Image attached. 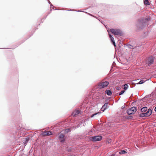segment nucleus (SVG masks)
I'll list each match as a JSON object with an SVG mask.
<instances>
[{"label": "nucleus", "instance_id": "obj_1", "mask_svg": "<svg viewBox=\"0 0 156 156\" xmlns=\"http://www.w3.org/2000/svg\"><path fill=\"white\" fill-rule=\"evenodd\" d=\"M146 25V22L145 20L141 19L138 20L136 26L137 28L140 30L143 28Z\"/></svg>", "mask_w": 156, "mask_h": 156}, {"label": "nucleus", "instance_id": "obj_2", "mask_svg": "<svg viewBox=\"0 0 156 156\" xmlns=\"http://www.w3.org/2000/svg\"><path fill=\"white\" fill-rule=\"evenodd\" d=\"M110 31L112 34L115 35L122 36L123 35V33L121 30L119 29L112 28L110 29Z\"/></svg>", "mask_w": 156, "mask_h": 156}, {"label": "nucleus", "instance_id": "obj_3", "mask_svg": "<svg viewBox=\"0 0 156 156\" xmlns=\"http://www.w3.org/2000/svg\"><path fill=\"white\" fill-rule=\"evenodd\" d=\"M102 136L98 135L93 136L90 138V140L93 141L97 142L101 140L102 139Z\"/></svg>", "mask_w": 156, "mask_h": 156}, {"label": "nucleus", "instance_id": "obj_4", "mask_svg": "<svg viewBox=\"0 0 156 156\" xmlns=\"http://www.w3.org/2000/svg\"><path fill=\"white\" fill-rule=\"evenodd\" d=\"M137 111V108L136 107H133L128 109L126 111L127 114L129 115L134 114Z\"/></svg>", "mask_w": 156, "mask_h": 156}, {"label": "nucleus", "instance_id": "obj_5", "mask_svg": "<svg viewBox=\"0 0 156 156\" xmlns=\"http://www.w3.org/2000/svg\"><path fill=\"white\" fill-rule=\"evenodd\" d=\"M109 83L108 81H104L100 83L98 85V87L100 89L106 87L109 85Z\"/></svg>", "mask_w": 156, "mask_h": 156}, {"label": "nucleus", "instance_id": "obj_6", "mask_svg": "<svg viewBox=\"0 0 156 156\" xmlns=\"http://www.w3.org/2000/svg\"><path fill=\"white\" fill-rule=\"evenodd\" d=\"M108 32L112 43V44H113V45L115 47L116 44L114 41V37L112 36V35L111 34H110L109 31L108 30Z\"/></svg>", "mask_w": 156, "mask_h": 156}, {"label": "nucleus", "instance_id": "obj_7", "mask_svg": "<svg viewBox=\"0 0 156 156\" xmlns=\"http://www.w3.org/2000/svg\"><path fill=\"white\" fill-rule=\"evenodd\" d=\"M154 62V57L152 55L149 57L148 59V63L149 66L153 64Z\"/></svg>", "mask_w": 156, "mask_h": 156}, {"label": "nucleus", "instance_id": "obj_8", "mask_svg": "<svg viewBox=\"0 0 156 156\" xmlns=\"http://www.w3.org/2000/svg\"><path fill=\"white\" fill-rule=\"evenodd\" d=\"M58 137L59 140H60V142L61 143H63L65 140L66 139L65 135L62 133L60 134Z\"/></svg>", "mask_w": 156, "mask_h": 156}, {"label": "nucleus", "instance_id": "obj_9", "mask_svg": "<svg viewBox=\"0 0 156 156\" xmlns=\"http://www.w3.org/2000/svg\"><path fill=\"white\" fill-rule=\"evenodd\" d=\"M147 111L145 113H144L146 117L150 116L152 113V111L150 108H149Z\"/></svg>", "mask_w": 156, "mask_h": 156}, {"label": "nucleus", "instance_id": "obj_10", "mask_svg": "<svg viewBox=\"0 0 156 156\" xmlns=\"http://www.w3.org/2000/svg\"><path fill=\"white\" fill-rule=\"evenodd\" d=\"M78 114H81V112L79 110H76L72 113L73 117H75L76 115Z\"/></svg>", "mask_w": 156, "mask_h": 156}, {"label": "nucleus", "instance_id": "obj_11", "mask_svg": "<svg viewBox=\"0 0 156 156\" xmlns=\"http://www.w3.org/2000/svg\"><path fill=\"white\" fill-rule=\"evenodd\" d=\"M107 104H105V103L104 105H103L101 108V110L102 111L104 112L106 109H107L108 108V106Z\"/></svg>", "mask_w": 156, "mask_h": 156}, {"label": "nucleus", "instance_id": "obj_12", "mask_svg": "<svg viewBox=\"0 0 156 156\" xmlns=\"http://www.w3.org/2000/svg\"><path fill=\"white\" fill-rule=\"evenodd\" d=\"M71 11H76V12H85V13L87 14H88V15L91 16H92V17H94V15H93L92 14H90V13H88L87 12H84V11H80L79 10H74V9H72V10H70Z\"/></svg>", "mask_w": 156, "mask_h": 156}, {"label": "nucleus", "instance_id": "obj_13", "mask_svg": "<svg viewBox=\"0 0 156 156\" xmlns=\"http://www.w3.org/2000/svg\"><path fill=\"white\" fill-rule=\"evenodd\" d=\"M105 93L108 96H111L112 94V92L111 90L108 89H107L105 91Z\"/></svg>", "mask_w": 156, "mask_h": 156}, {"label": "nucleus", "instance_id": "obj_14", "mask_svg": "<svg viewBox=\"0 0 156 156\" xmlns=\"http://www.w3.org/2000/svg\"><path fill=\"white\" fill-rule=\"evenodd\" d=\"M133 116L131 115H126L124 116V119H132Z\"/></svg>", "mask_w": 156, "mask_h": 156}, {"label": "nucleus", "instance_id": "obj_15", "mask_svg": "<svg viewBox=\"0 0 156 156\" xmlns=\"http://www.w3.org/2000/svg\"><path fill=\"white\" fill-rule=\"evenodd\" d=\"M148 109L146 106L140 109V111L142 112H145Z\"/></svg>", "mask_w": 156, "mask_h": 156}, {"label": "nucleus", "instance_id": "obj_16", "mask_svg": "<svg viewBox=\"0 0 156 156\" xmlns=\"http://www.w3.org/2000/svg\"><path fill=\"white\" fill-rule=\"evenodd\" d=\"M101 113L100 112H97L92 114L90 116V118H92L97 115H99Z\"/></svg>", "mask_w": 156, "mask_h": 156}, {"label": "nucleus", "instance_id": "obj_17", "mask_svg": "<svg viewBox=\"0 0 156 156\" xmlns=\"http://www.w3.org/2000/svg\"><path fill=\"white\" fill-rule=\"evenodd\" d=\"M144 4L146 5H149L150 3L148 0H144Z\"/></svg>", "mask_w": 156, "mask_h": 156}, {"label": "nucleus", "instance_id": "obj_18", "mask_svg": "<svg viewBox=\"0 0 156 156\" xmlns=\"http://www.w3.org/2000/svg\"><path fill=\"white\" fill-rule=\"evenodd\" d=\"M145 81H146L145 80H140L138 83H136L135 84V85L136 84H137V85L141 84H142L143 83H144L145 82Z\"/></svg>", "mask_w": 156, "mask_h": 156}, {"label": "nucleus", "instance_id": "obj_19", "mask_svg": "<svg viewBox=\"0 0 156 156\" xmlns=\"http://www.w3.org/2000/svg\"><path fill=\"white\" fill-rule=\"evenodd\" d=\"M123 86L124 87V90H127L129 87V86L128 84L127 83L125 84Z\"/></svg>", "mask_w": 156, "mask_h": 156}, {"label": "nucleus", "instance_id": "obj_20", "mask_svg": "<svg viewBox=\"0 0 156 156\" xmlns=\"http://www.w3.org/2000/svg\"><path fill=\"white\" fill-rule=\"evenodd\" d=\"M127 153V152L125 150H122L120 151L119 153L120 154H125Z\"/></svg>", "mask_w": 156, "mask_h": 156}, {"label": "nucleus", "instance_id": "obj_21", "mask_svg": "<svg viewBox=\"0 0 156 156\" xmlns=\"http://www.w3.org/2000/svg\"><path fill=\"white\" fill-rule=\"evenodd\" d=\"M139 117L141 118L146 117L144 113L140 114H139Z\"/></svg>", "mask_w": 156, "mask_h": 156}, {"label": "nucleus", "instance_id": "obj_22", "mask_svg": "<svg viewBox=\"0 0 156 156\" xmlns=\"http://www.w3.org/2000/svg\"><path fill=\"white\" fill-rule=\"evenodd\" d=\"M110 99V98L108 97L106 99L105 101V104H107L108 105L109 103V100Z\"/></svg>", "mask_w": 156, "mask_h": 156}, {"label": "nucleus", "instance_id": "obj_23", "mask_svg": "<svg viewBox=\"0 0 156 156\" xmlns=\"http://www.w3.org/2000/svg\"><path fill=\"white\" fill-rule=\"evenodd\" d=\"M46 136L51 135L52 134V133L50 131H46Z\"/></svg>", "mask_w": 156, "mask_h": 156}, {"label": "nucleus", "instance_id": "obj_24", "mask_svg": "<svg viewBox=\"0 0 156 156\" xmlns=\"http://www.w3.org/2000/svg\"><path fill=\"white\" fill-rule=\"evenodd\" d=\"M127 46H128V47L130 48V49H133L135 48L134 46H133L130 44H128L127 45Z\"/></svg>", "mask_w": 156, "mask_h": 156}, {"label": "nucleus", "instance_id": "obj_25", "mask_svg": "<svg viewBox=\"0 0 156 156\" xmlns=\"http://www.w3.org/2000/svg\"><path fill=\"white\" fill-rule=\"evenodd\" d=\"M25 142H24V144L26 145L27 143L29 141V139L28 138H25Z\"/></svg>", "mask_w": 156, "mask_h": 156}, {"label": "nucleus", "instance_id": "obj_26", "mask_svg": "<svg viewBox=\"0 0 156 156\" xmlns=\"http://www.w3.org/2000/svg\"><path fill=\"white\" fill-rule=\"evenodd\" d=\"M71 131V130L70 129L68 128L65 129V131L66 133H68Z\"/></svg>", "mask_w": 156, "mask_h": 156}, {"label": "nucleus", "instance_id": "obj_27", "mask_svg": "<svg viewBox=\"0 0 156 156\" xmlns=\"http://www.w3.org/2000/svg\"><path fill=\"white\" fill-rule=\"evenodd\" d=\"M141 19H144V20H145L146 22V21H149L150 20V18L149 17L146 18L145 19L142 18Z\"/></svg>", "mask_w": 156, "mask_h": 156}, {"label": "nucleus", "instance_id": "obj_28", "mask_svg": "<svg viewBox=\"0 0 156 156\" xmlns=\"http://www.w3.org/2000/svg\"><path fill=\"white\" fill-rule=\"evenodd\" d=\"M125 92L124 90H122L119 94V95L120 96L122 95Z\"/></svg>", "mask_w": 156, "mask_h": 156}, {"label": "nucleus", "instance_id": "obj_29", "mask_svg": "<svg viewBox=\"0 0 156 156\" xmlns=\"http://www.w3.org/2000/svg\"><path fill=\"white\" fill-rule=\"evenodd\" d=\"M151 96V94H148L146 95L144 97V98H149Z\"/></svg>", "mask_w": 156, "mask_h": 156}, {"label": "nucleus", "instance_id": "obj_30", "mask_svg": "<svg viewBox=\"0 0 156 156\" xmlns=\"http://www.w3.org/2000/svg\"><path fill=\"white\" fill-rule=\"evenodd\" d=\"M46 130H45L44 132L42 133L41 135L44 136H46Z\"/></svg>", "mask_w": 156, "mask_h": 156}, {"label": "nucleus", "instance_id": "obj_31", "mask_svg": "<svg viewBox=\"0 0 156 156\" xmlns=\"http://www.w3.org/2000/svg\"><path fill=\"white\" fill-rule=\"evenodd\" d=\"M48 3L51 6V10L52 6L54 7V6L51 4L50 2L48 0Z\"/></svg>", "mask_w": 156, "mask_h": 156}, {"label": "nucleus", "instance_id": "obj_32", "mask_svg": "<svg viewBox=\"0 0 156 156\" xmlns=\"http://www.w3.org/2000/svg\"><path fill=\"white\" fill-rule=\"evenodd\" d=\"M116 90H120L121 87L119 86H117L116 87Z\"/></svg>", "mask_w": 156, "mask_h": 156}, {"label": "nucleus", "instance_id": "obj_33", "mask_svg": "<svg viewBox=\"0 0 156 156\" xmlns=\"http://www.w3.org/2000/svg\"><path fill=\"white\" fill-rule=\"evenodd\" d=\"M109 79V77H105V78H104L103 79L104 80H108Z\"/></svg>", "mask_w": 156, "mask_h": 156}, {"label": "nucleus", "instance_id": "obj_34", "mask_svg": "<svg viewBox=\"0 0 156 156\" xmlns=\"http://www.w3.org/2000/svg\"><path fill=\"white\" fill-rule=\"evenodd\" d=\"M101 98L102 99H103L105 98V96H103L101 97Z\"/></svg>", "mask_w": 156, "mask_h": 156}, {"label": "nucleus", "instance_id": "obj_35", "mask_svg": "<svg viewBox=\"0 0 156 156\" xmlns=\"http://www.w3.org/2000/svg\"><path fill=\"white\" fill-rule=\"evenodd\" d=\"M94 17V18H96V19H97V18H98L97 17H96V16H94V17Z\"/></svg>", "mask_w": 156, "mask_h": 156}, {"label": "nucleus", "instance_id": "obj_36", "mask_svg": "<svg viewBox=\"0 0 156 156\" xmlns=\"http://www.w3.org/2000/svg\"><path fill=\"white\" fill-rule=\"evenodd\" d=\"M154 111H155V112H156V107H155V108H154Z\"/></svg>", "mask_w": 156, "mask_h": 156}, {"label": "nucleus", "instance_id": "obj_37", "mask_svg": "<svg viewBox=\"0 0 156 156\" xmlns=\"http://www.w3.org/2000/svg\"><path fill=\"white\" fill-rule=\"evenodd\" d=\"M124 107H125V106H122V108L123 109V108H124Z\"/></svg>", "mask_w": 156, "mask_h": 156}, {"label": "nucleus", "instance_id": "obj_38", "mask_svg": "<svg viewBox=\"0 0 156 156\" xmlns=\"http://www.w3.org/2000/svg\"><path fill=\"white\" fill-rule=\"evenodd\" d=\"M54 9L55 10H58V9Z\"/></svg>", "mask_w": 156, "mask_h": 156}, {"label": "nucleus", "instance_id": "obj_39", "mask_svg": "<svg viewBox=\"0 0 156 156\" xmlns=\"http://www.w3.org/2000/svg\"><path fill=\"white\" fill-rule=\"evenodd\" d=\"M46 17L44 18V19H45L46 18Z\"/></svg>", "mask_w": 156, "mask_h": 156}, {"label": "nucleus", "instance_id": "obj_40", "mask_svg": "<svg viewBox=\"0 0 156 156\" xmlns=\"http://www.w3.org/2000/svg\"><path fill=\"white\" fill-rule=\"evenodd\" d=\"M132 95H133V94H132L131 96H132Z\"/></svg>", "mask_w": 156, "mask_h": 156}, {"label": "nucleus", "instance_id": "obj_41", "mask_svg": "<svg viewBox=\"0 0 156 156\" xmlns=\"http://www.w3.org/2000/svg\"><path fill=\"white\" fill-rule=\"evenodd\" d=\"M136 117H137V116H136Z\"/></svg>", "mask_w": 156, "mask_h": 156}, {"label": "nucleus", "instance_id": "obj_42", "mask_svg": "<svg viewBox=\"0 0 156 156\" xmlns=\"http://www.w3.org/2000/svg\"><path fill=\"white\" fill-rule=\"evenodd\" d=\"M77 127H76V128H75V129H76V128H77Z\"/></svg>", "mask_w": 156, "mask_h": 156}, {"label": "nucleus", "instance_id": "obj_43", "mask_svg": "<svg viewBox=\"0 0 156 156\" xmlns=\"http://www.w3.org/2000/svg\"><path fill=\"white\" fill-rule=\"evenodd\" d=\"M132 83L134 84V83Z\"/></svg>", "mask_w": 156, "mask_h": 156}]
</instances>
